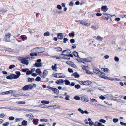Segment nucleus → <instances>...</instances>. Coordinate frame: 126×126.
Segmentation results:
<instances>
[{
    "label": "nucleus",
    "mask_w": 126,
    "mask_h": 126,
    "mask_svg": "<svg viewBox=\"0 0 126 126\" xmlns=\"http://www.w3.org/2000/svg\"><path fill=\"white\" fill-rule=\"evenodd\" d=\"M44 50L43 48L37 47L32 49L31 51L32 52L35 53L37 54L42 53L44 51Z\"/></svg>",
    "instance_id": "1"
},
{
    "label": "nucleus",
    "mask_w": 126,
    "mask_h": 126,
    "mask_svg": "<svg viewBox=\"0 0 126 126\" xmlns=\"http://www.w3.org/2000/svg\"><path fill=\"white\" fill-rule=\"evenodd\" d=\"M28 59H30V58L28 57H27L22 59H20V61H21V63L23 64L28 65L29 63L28 60Z\"/></svg>",
    "instance_id": "2"
},
{
    "label": "nucleus",
    "mask_w": 126,
    "mask_h": 126,
    "mask_svg": "<svg viewBox=\"0 0 126 126\" xmlns=\"http://www.w3.org/2000/svg\"><path fill=\"white\" fill-rule=\"evenodd\" d=\"M104 12L103 13V15L107 16H105V18L107 20H108V21L109 22H111V19L110 18L111 17V15L108 14V13Z\"/></svg>",
    "instance_id": "3"
},
{
    "label": "nucleus",
    "mask_w": 126,
    "mask_h": 126,
    "mask_svg": "<svg viewBox=\"0 0 126 126\" xmlns=\"http://www.w3.org/2000/svg\"><path fill=\"white\" fill-rule=\"evenodd\" d=\"M32 85L31 84H29L24 86L22 88V89L24 90H27L29 89L30 90H32L33 88Z\"/></svg>",
    "instance_id": "4"
},
{
    "label": "nucleus",
    "mask_w": 126,
    "mask_h": 126,
    "mask_svg": "<svg viewBox=\"0 0 126 126\" xmlns=\"http://www.w3.org/2000/svg\"><path fill=\"white\" fill-rule=\"evenodd\" d=\"M83 61L87 62H91L92 61V59L91 58L88 57L86 58L83 59Z\"/></svg>",
    "instance_id": "5"
},
{
    "label": "nucleus",
    "mask_w": 126,
    "mask_h": 126,
    "mask_svg": "<svg viewBox=\"0 0 126 126\" xmlns=\"http://www.w3.org/2000/svg\"><path fill=\"white\" fill-rule=\"evenodd\" d=\"M108 9L106 6H102L101 8V10L104 12H106L108 10Z\"/></svg>",
    "instance_id": "6"
},
{
    "label": "nucleus",
    "mask_w": 126,
    "mask_h": 126,
    "mask_svg": "<svg viewBox=\"0 0 126 126\" xmlns=\"http://www.w3.org/2000/svg\"><path fill=\"white\" fill-rule=\"evenodd\" d=\"M26 116L29 118L31 120L32 119L34 118V116L32 114H27L26 115Z\"/></svg>",
    "instance_id": "7"
},
{
    "label": "nucleus",
    "mask_w": 126,
    "mask_h": 126,
    "mask_svg": "<svg viewBox=\"0 0 126 126\" xmlns=\"http://www.w3.org/2000/svg\"><path fill=\"white\" fill-rule=\"evenodd\" d=\"M93 71L94 73L96 74H102L104 73L103 72L99 71L96 69H94L93 70Z\"/></svg>",
    "instance_id": "8"
},
{
    "label": "nucleus",
    "mask_w": 126,
    "mask_h": 126,
    "mask_svg": "<svg viewBox=\"0 0 126 126\" xmlns=\"http://www.w3.org/2000/svg\"><path fill=\"white\" fill-rule=\"evenodd\" d=\"M83 83V85H88L91 84L92 83V82L90 81L87 80L84 81Z\"/></svg>",
    "instance_id": "9"
},
{
    "label": "nucleus",
    "mask_w": 126,
    "mask_h": 126,
    "mask_svg": "<svg viewBox=\"0 0 126 126\" xmlns=\"http://www.w3.org/2000/svg\"><path fill=\"white\" fill-rule=\"evenodd\" d=\"M80 24L83 25L87 26H89L90 25V23H87L86 22L84 21H81L80 22Z\"/></svg>",
    "instance_id": "10"
},
{
    "label": "nucleus",
    "mask_w": 126,
    "mask_h": 126,
    "mask_svg": "<svg viewBox=\"0 0 126 126\" xmlns=\"http://www.w3.org/2000/svg\"><path fill=\"white\" fill-rule=\"evenodd\" d=\"M11 92H12V90H10L9 91H7L5 92H3L1 93H0V95H4V94H9L11 93Z\"/></svg>",
    "instance_id": "11"
},
{
    "label": "nucleus",
    "mask_w": 126,
    "mask_h": 126,
    "mask_svg": "<svg viewBox=\"0 0 126 126\" xmlns=\"http://www.w3.org/2000/svg\"><path fill=\"white\" fill-rule=\"evenodd\" d=\"M70 52V50L69 49L63 50V55L69 54Z\"/></svg>",
    "instance_id": "12"
},
{
    "label": "nucleus",
    "mask_w": 126,
    "mask_h": 126,
    "mask_svg": "<svg viewBox=\"0 0 126 126\" xmlns=\"http://www.w3.org/2000/svg\"><path fill=\"white\" fill-rule=\"evenodd\" d=\"M61 74H59L58 73H56L54 75V76L55 78H61L62 76H60V75Z\"/></svg>",
    "instance_id": "13"
},
{
    "label": "nucleus",
    "mask_w": 126,
    "mask_h": 126,
    "mask_svg": "<svg viewBox=\"0 0 126 126\" xmlns=\"http://www.w3.org/2000/svg\"><path fill=\"white\" fill-rule=\"evenodd\" d=\"M53 89L52 91L54 92V93L56 94H58L59 93V91L56 88H54Z\"/></svg>",
    "instance_id": "14"
},
{
    "label": "nucleus",
    "mask_w": 126,
    "mask_h": 126,
    "mask_svg": "<svg viewBox=\"0 0 126 126\" xmlns=\"http://www.w3.org/2000/svg\"><path fill=\"white\" fill-rule=\"evenodd\" d=\"M91 28L94 30H96L98 29V27L97 26L92 25L91 26Z\"/></svg>",
    "instance_id": "15"
},
{
    "label": "nucleus",
    "mask_w": 126,
    "mask_h": 126,
    "mask_svg": "<svg viewBox=\"0 0 126 126\" xmlns=\"http://www.w3.org/2000/svg\"><path fill=\"white\" fill-rule=\"evenodd\" d=\"M42 63H36L34 64V66L36 67H40L42 66Z\"/></svg>",
    "instance_id": "16"
},
{
    "label": "nucleus",
    "mask_w": 126,
    "mask_h": 126,
    "mask_svg": "<svg viewBox=\"0 0 126 126\" xmlns=\"http://www.w3.org/2000/svg\"><path fill=\"white\" fill-rule=\"evenodd\" d=\"M72 76H73L76 78H79L80 76L77 73V72L74 73L72 75Z\"/></svg>",
    "instance_id": "17"
},
{
    "label": "nucleus",
    "mask_w": 126,
    "mask_h": 126,
    "mask_svg": "<svg viewBox=\"0 0 126 126\" xmlns=\"http://www.w3.org/2000/svg\"><path fill=\"white\" fill-rule=\"evenodd\" d=\"M95 126H105L104 125H103L102 123H98L96 122L95 123L94 125Z\"/></svg>",
    "instance_id": "18"
},
{
    "label": "nucleus",
    "mask_w": 126,
    "mask_h": 126,
    "mask_svg": "<svg viewBox=\"0 0 126 126\" xmlns=\"http://www.w3.org/2000/svg\"><path fill=\"white\" fill-rule=\"evenodd\" d=\"M38 120L37 119H34L33 123L35 125H37L38 124Z\"/></svg>",
    "instance_id": "19"
},
{
    "label": "nucleus",
    "mask_w": 126,
    "mask_h": 126,
    "mask_svg": "<svg viewBox=\"0 0 126 126\" xmlns=\"http://www.w3.org/2000/svg\"><path fill=\"white\" fill-rule=\"evenodd\" d=\"M73 54L74 56L77 57L79 58V55H78V53L77 52L74 51L73 52Z\"/></svg>",
    "instance_id": "20"
},
{
    "label": "nucleus",
    "mask_w": 126,
    "mask_h": 126,
    "mask_svg": "<svg viewBox=\"0 0 126 126\" xmlns=\"http://www.w3.org/2000/svg\"><path fill=\"white\" fill-rule=\"evenodd\" d=\"M69 54H66V55H63V59L67 60H69L70 58L69 55Z\"/></svg>",
    "instance_id": "21"
},
{
    "label": "nucleus",
    "mask_w": 126,
    "mask_h": 126,
    "mask_svg": "<svg viewBox=\"0 0 126 126\" xmlns=\"http://www.w3.org/2000/svg\"><path fill=\"white\" fill-rule=\"evenodd\" d=\"M85 98H84V102H88L89 101V98L86 95H84Z\"/></svg>",
    "instance_id": "22"
},
{
    "label": "nucleus",
    "mask_w": 126,
    "mask_h": 126,
    "mask_svg": "<svg viewBox=\"0 0 126 126\" xmlns=\"http://www.w3.org/2000/svg\"><path fill=\"white\" fill-rule=\"evenodd\" d=\"M41 103L44 104H48L49 103V101L43 100L41 101Z\"/></svg>",
    "instance_id": "23"
},
{
    "label": "nucleus",
    "mask_w": 126,
    "mask_h": 126,
    "mask_svg": "<svg viewBox=\"0 0 126 126\" xmlns=\"http://www.w3.org/2000/svg\"><path fill=\"white\" fill-rule=\"evenodd\" d=\"M28 80V82H32V81L34 80V79L33 78H28L27 79Z\"/></svg>",
    "instance_id": "24"
},
{
    "label": "nucleus",
    "mask_w": 126,
    "mask_h": 126,
    "mask_svg": "<svg viewBox=\"0 0 126 126\" xmlns=\"http://www.w3.org/2000/svg\"><path fill=\"white\" fill-rule=\"evenodd\" d=\"M63 82V80L62 79H60L57 80L56 83L57 84H59L62 83Z\"/></svg>",
    "instance_id": "25"
},
{
    "label": "nucleus",
    "mask_w": 126,
    "mask_h": 126,
    "mask_svg": "<svg viewBox=\"0 0 126 126\" xmlns=\"http://www.w3.org/2000/svg\"><path fill=\"white\" fill-rule=\"evenodd\" d=\"M22 125L23 126H26L27 124V122L25 120H23L22 122Z\"/></svg>",
    "instance_id": "26"
},
{
    "label": "nucleus",
    "mask_w": 126,
    "mask_h": 126,
    "mask_svg": "<svg viewBox=\"0 0 126 126\" xmlns=\"http://www.w3.org/2000/svg\"><path fill=\"white\" fill-rule=\"evenodd\" d=\"M64 82L65 83V84L66 85H70V82L67 79H65L63 81V82Z\"/></svg>",
    "instance_id": "27"
},
{
    "label": "nucleus",
    "mask_w": 126,
    "mask_h": 126,
    "mask_svg": "<svg viewBox=\"0 0 126 126\" xmlns=\"http://www.w3.org/2000/svg\"><path fill=\"white\" fill-rule=\"evenodd\" d=\"M11 36L10 33H8L5 34V36L7 38H9Z\"/></svg>",
    "instance_id": "28"
},
{
    "label": "nucleus",
    "mask_w": 126,
    "mask_h": 126,
    "mask_svg": "<svg viewBox=\"0 0 126 126\" xmlns=\"http://www.w3.org/2000/svg\"><path fill=\"white\" fill-rule=\"evenodd\" d=\"M57 37L59 39H61L63 37V34L62 33H59L58 34Z\"/></svg>",
    "instance_id": "29"
},
{
    "label": "nucleus",
    "mask_w": 126,
    "mask_h": 126,
    "mask_svg": "<svg viewBox=\"0 0 126 126\" xmlns=\"http://www.w3.org/2000/svg\"><path fill=\"white\" fill-rule=\"evenodd\" d=\"M103 39V37H101L100 36H97L96 38V40H100L101 41Z\"/></svg>",
    "instance_id": "30"
},
{
    "label": "nucleus",
    "mask_w": 126,
    "mask_h": 126,
    "mask_svg": "<svg viewBox=\"0 0 126 126\" xmlns=\"http://www.w3.org/2000/svg\"><path fill=\"white\" fill-rule=\"evenodd\" d=\"M12 75L13 79H16L19 77V76L17 75H16L14 74H12Z\"/></svg>",
    "instance_id": "31"
},
{
    "label": "nucleus",
    "mask_w": 126,
    "mask_h": 126,
    "mask_svg": "<svg viewBox=\"0 0 126 126\" xmlns=\"http://www.w3.org/2000/svg\"><path fill=\"white\" fill-rule=\"evenodd\" d=\"M9 109L13 110H17V109L16 107H7V109Z\"/></svg>",
    "instance_id": "32"
},
{
    "label": "nucleus",
    "mask_w": 126,
    "mask_h": 126,
    "mask_svg": "<svg viewBox=\"0 0 126 126\" xmlns=\"http://www.w3.org/2000/svg\"><path fill=\"white\" fill-rule=\"evenodd\" d=\"M6 78L8 79H13L12 75V74L11 75L8 76L6 77Z\"/></svg>",
    "instance_id": "33"
},
{
    "label": "nucleus",
    "mask_w": 126,
    "mask_h": 126,
    "mask_svg": "<svg viewBox=\"0 0 126 126\" xmlns=\"http://www.w3.org/2000/svg\"><path fill=\"white\" fill-rule=\"evenodd\" d=\"M50 35V33L48 32H46L44 34V35L45 36H49Z\"/></svg>",
    "instance_id": "34"
},
{
    "label": "nucleus",
    "mask_w": 126,
    "mask_h": 126,
    "mask_svg": "<svg viewBox=\"0 0 126 126\" xmlns=\"http://www.w3.org/2000/svg\"><path fill=\"white\" fill-rule=\"evenodd\" d=\"M55 49L57 51H61L62 50V48L60 47H56L55 48Z\"/></svg>",
    "instance_id": "35"
},
{
    "label": "nucleus",
    "mask_w": 126,
    "mask_h": 126,
    "mask_svg": "<svg viewBox=\"0 0 126 126\" xmlns=\"http://www.w3.org/2000/svg\"><path fill=\"white\" fill-rule=\"evenodd\" d=\"M16 103L20 104H24L26 103V102L25 101H18L16 102Z\"/></svg>",
    "instance_id": "36"
},
{
    "label": "nucleus",
    "mask_w": 126,
    "mask_h": 126,
    "mask_svg": "<svg viewBox=\"0 0 126 126\" xmlns=\"http://www.w3.org/2000/svg\"><path fill=\"white\" fill-rule=\"evenodd\" d=\"M32 71L29 70L27 71L26 73V74L27 75H30L32 74Z\"/></svg>",
    "instance_id": "37"
},
{
    "label": "nucleus",
    "mask_w": 126,
    "mask_h": 126,
    "mask_svg": "<svg viewBox=\"0 0 126 126\" xmlns=\"http://www.w3.org/2000/svg\"><path fill=\"white\" fill-rule=\"evenodd\" d=\"M102 70L105 72H108L109 71V70L107 68H102Z\"/></svg>",
    "instance_id": "38"
},
{
    "label": "nucleus",
    "mask_w": 126,
    "mask_h": 126,
    "mask_svg": "<svg viewBox=\"0 0 126 126\" xmlns=\"http://www.w3.org/2000/svg\"><path fill=\"white\" fill-rule=\"evenodd\" d=\"M36 73L40 74L41 73V71L40 69H37L36 70Z\"/></svg>",
    "instance_id": "39"
},
{
    "label": "nucleus",
    "mask_w": 126,
    "mask_h": 126,
    "mask_svg": "<svg viewBox=\"0 0 126 126\" xmlns=\"http://www.w3.org/2000/svg\"><path fill=\"white\" fill-rule=\"evenodd\" d=\"M30 55L31 56H36L37 55V54L35 53H34L33 52L31 53L30 54Z\"/></svg>",
    "instance_id": "40"
},
{
    "label": "nucleus",
    "mask_w": 126,
    "mask_h": 126,
    "mask_svg": "<svg viewBox=\"0 0 126 126\" xmlns=\"http://www.w3.org/2000/svg\"><path fill=\"white\" fill-rule=\"evenodd\" d=\"M23 110L24 111H33L32 110L29 109H24Z\"/></svg>",
    "instance_id": "41"
},
{
    "label": "nucleus",
    "mask_w": 126,
    "mask_h": 126,
    "mask_svg": "<svg viewBox=\"0 0 126 126\" xmlns=\"http://www.w3.org/2000/svg\"><path fill=\"white\" fill-rule=\"evenodd\" d=\"M40 121L41 122H47L48 121V120L46 119H41L40 120Z\"/></svg>",
    "instance_id": "42"
},
{
    "label": "nucleus",
    "mask_w": 126,
    "mask_h": 126,
    "mask_svg": "<svg viewBox=\"0 0 126 126\" xmlns=\"http://www.w3.org/2000/svg\"><path fill=\"white\" fill-rule=\"evenodd\" d=\"M73 63V62L69 61H68L66 62V63L67 64L70 66L71 65V64H72V63Z\"/></svg>",
    "instance_id": "43"
},
{
    "label": "nucleus",
    "mask_w": 126,
    "mask_h": 126,
    "mask_svg": "<svg viewBox=\"0 0 126 126\" xmlns=\"http://www.w3.org/2000/svg\"><path fill=\"white\" fill-rule=\"evenodd\" d=\"M9 124V122H7L5 123L2 124V126H7Z\"/></svg>",
    "instance_id": "44"
},
{
    "label": "nucleus",
    "mask_w": 126,
    "mask_h": 126,
    "mask_svg": "<svg viewBox=\"0 0 126 126\" xmlns=\"http://www.w3.org/2000/svg\"><path fill=\"white\" fill-rule=\"evenodd\" d=\"M23 94H13V95L15 97H18L19 96H22Z\"/></svg>",
    "instance_id": "45"
},
{
    "label": "nucleus",
    "mask_w": 126,
    "mask_h": 126,
    "mask_svg": "<svg viewBox=\"0 0 126 126\" xmlns=\"http://www.w3.org/2000/svg\"><path fill=\"white\" fill-rule=\"evenodd\" d=\"M29 70L28 68H25L22 69L21 70V71L23 72H27V71Z\"/></svg>",
    "instance_id": "46"
},
{
    "label": "nucleus",
    "mask_w": 126,
    "mask_h": 126,
    "mask_svg": "<svg viewBox=\"0 0 126 126\" xmlns=\"http://www.w3.org/2000/svg\"><path fill=\"white\" fill-rule=\"evenodd\" d=\"M112 121L114 123H116L118 121V119L117 118H114Z\"/></svg>",
    "instance_id": "47"
},
{
    "label": "nucleus",
    "mask_w": 126,
    "mask_h": 126,
    "mask_svg": "<svg viewBox=\"0 0 126 126\" xmlns=\"http://www.w3.org/2000/svg\"><path fill=\"white\" fill-rule=\"evenodd\" d=\"M74 98L77 100H79L80 99V97L78 96H76L74 97Z\"/></svg>",
    "instance_id": "48"
},
{
    "label": "nucleus",
    "mask_w": 126,
    "mask_h": 126,
    "mask_svg": "<svg viewBox=\"0 0 126 126\" xmlns=\"http://www.w3.org/2000/svg\"><path fill=\"white\" fill-rule=\"evenodd\" d=\"M15 73L16 75L19 76V77L21 75V73L19 71H16L15 72Z\"/></svg>",
    "instance_id": "49"
},
{
    "label": "nucleus",
    "mask_w": 126,
    "mask_h": 126,
    "mask_svg": "<svg viewBox=\"0 0 126 126\" xmlns=\"http://www.w3.org/2000/svg\"><path fill=\"white\" fill-rule=\"evenodd\" d=\"M56 107V106H48V107H47V106L43 107V108H48L49 107H52L53 108H55Z\"/></svg>",
    "instance_id": "50"
},
{
    "label": "nucleus",
    "mask_w": 126,
    "mask_h": 126,
    "mask_svg": "<svg viewBox=\"0 0 126 126\" xmlns=\"http://www.w3.org/2000/svg\"><path fill=\"white\" fill-rule=\"evenodd\" d=\"M35 80L37 81H39L41 80V78L40 77L38 76L36 78Z\"/></svg>",
    "instance_id": "51"
},
{
    "label": "nucleus",
    "mask_w": 126,
    "mask_h": 126,
    "mask_svg": "<svg viewBox=\"0 0 126 126\" xmlns=\"http://www.w3.org/2000/svg\"><path fill=\"white\" fill-rule=\"evenodd\" d=\"M75 87L77 89H79L80 88V86L79 84L76 85H75Z\"/></svg>",
    "instance_id": "52"
},
{
    "label": "nucleus",
    "mask_w": 126,
    "mask_h": 126,
    "mask_svg": "<svg viewBox=\"0 0 126 126\" xmlns=\"http://www.w3.org/2000/svg\"><path fill=\"white\" fill-rule=\"evenodd\" d=\"M15 67L16 66L14 64H12L10 66L9 68L10 69H11Z\"/></svg>",
    "instance_id": "53"
},
{
    "label": "nucleus",
    "mask_w": 126,
    "mask_h": 126,
    "mask_svg": "<svg viewBox=\"0 0 126 126\" xmlns=\"http://www.w3.org/2000/svg\"><path fill=\"white\" fill-rule=\"evenodd\" d=\"M47 72L46 70H44V71L43 73V75H44V76H46L47 75Z\"/></svg>",
    "instance_id": "54"
},
{
    "label": "nucleus",
    "mask_w": 126,
    "mask_h": 126,
    "mask_svg": "<svg viewBox=\"0 0 126 126\" xmlns=\"http://www.w3.org/2000/svg\"><path fill=\"white\" fill-rule=\"evenodd\" d=\"M28 30L30 33H31L34 32V30L33 29H28Z\"/></svg>",
    "instance_id": "55"
},
{
    "label": "nucleus",
    "mask_w": 126,
    "mask_h": 126,
    "mask_svg": "<svg viewBox=\"0 0 126 126\" xmlns=\"http://www.w3.org/2000/svg\"><path fill=\"white\" fill-rule=\"evenodd\" d=\"M57 8L59 10H61L62 9V7L60 5H58L57 6Z\"/></svg>",
    "instance_id": "56"
},
{
    "label": "nucleus",
    "mask_w": 126,
    "mask_h": 126,
    "mask_svg": "<svg viewBox=\"0 0 126 126\" xmlns=\"http://www.w3.org/2000/svg\"><path fill=\"white\" fill-rule=\"evenodd\" d=\"M78 110L82 114H83L84 113V111H83L80 108H79L78 109Z\"/></svg>",
    "instance_id": "57"
},
{
    "label": "nucleus",
    "mask_w": 126,
    "mask_h": 126,
    "mask_svg": "<svg viewBox=\"0 0 126 126\" xmlns=\"http://www.w3.org/2000/svg\"><path fill=\"white\" fill-rule=\"evenodd\" d=\"M57 65L56 64H55L54 65H52V66L51 68L53 70H55L56 69Z\"/></svg>",
    "instance_id": "58"
},
{
    "label": "nucleus",
    "mask_w": 126,
    "mask_h": 126,
    "mask_svg": "<svg viewBox=\"0 0 126 126\" xmlns=\"http://www.w3.org/2000/svg\"><path fill=\"white\" fill-rule=\"evenodd\" d=\"M70 98V96L68 95H66V97H65V99L67 100H69V98Z\"/></svg>",
    "instance_id": "59"
},
{
    "label": "nucleus",
    "mask_w": 126,
    "mask_h": 126,
    "mask_svg": "<svg viewBox=\"0 0 126 126\" xmlns=\"http://www.w3.org/2000/svg\"><path fill=\"white\" fill-rule=\"evenodd\" d=\"M15 118L13 116H11L9 117V119L10 120H14Z\"/></svg>",
    "instance_id": "60"
},
{
    "label": "nucleus",
    "mask_w": 126,
    "mask_h": 126,
    "mask_svg": "<svg viewBox=\"0 0 126 126\" xmlns=\"http://www.w3.org/2000/svg\"><path fill=\"white\" fill-rule=\"evenodd\" d=\"M71 66L74 68H76L77 67V66L74 63H73L71 64Z\"/></svg>",
    "instance_id": "61"
},
{
    "label": "nucleus",
    "mask_w": 126,
    "mask_h": 126,
    "mask_svg": "<svg viewBox=\"0 0 126 126\" xmlns=\"http://www.w3.org/2000/svg\"><path fill=\"white\" fill-rule=\"evenodd\" d=\"M75 35V34L74 33H70L69 34V36L71 37V36H74Z\"/></svg>",
    "instance_id": "62"
},
{
    "label": "nucleus",
    "mask_w": 126,
    "mask_h": 126,
    "mask_svg": "<svg viewBox=\"0 0 126 126\" xmlns=\"http://www.w3.org/2000/svg\"><path fill=\"white\" fill-rule=\"evenodd\" d=\"M119 58L115 56L114 57L115 60L117 62H118L119 61Z\"/></svg>",
    "instance_id": "63"
},
{
    "label": "nucleus",
    "mask_w": 126,
    "mask_h": 126,
    "mask_svg": "<svg viewBox=\"0 0 126 126\" xmlns=\"http://www.w3.org/2000/svg\"><path fill=\"white\" fill-rule=\"evenodd\" d=\"M120 124L122 126H126V123H124L122 122H120Z\"/></svg>",
    "instance_id": "64"
}]
</instances>
